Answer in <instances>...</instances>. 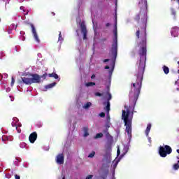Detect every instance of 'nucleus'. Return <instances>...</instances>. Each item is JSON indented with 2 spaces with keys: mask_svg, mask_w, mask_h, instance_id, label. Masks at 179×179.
<instances>
[{
  "mask_svg": "<svg viewBox=\"0 0 179 179\" xmlns=\"http://www.w3.org/2000/svg\"><path fill=\"white\" fill-rule=\"evenodd\" d=\"M132 118H134V106H124L122 110V120H124L126 132L128 135L129 140L131 141L132 136Z\"/></svg>",
  "mask_w": 179,
  "mask_h": 179,
  "instance_id": "f257e3e1",
  "label": "nucleus"
},
{
  "mask_svg": "<svg viewBox=\"0 0 179 179\" xmlns=\"http://www.w3.org/2000/svg\"><path fill=\"white\" fill-rule=\"evenodd\" d=\"M115 38L113 41V43L112 45V54L113 55V59H106L103 60V62H110V66H106L105 69H109L108 76H109V85L107 87H110V83H111V75H113V72L114 71V65L115 64V59L117 58V51L118 50L117 41V31H115Z\"/></svg>",
  "mask_w": 179,
  "mask_h": 179,
  "instance_id": "f03ea898",
  "label": "nucleus"
},
{
  "mask_svg": "<svg viewBox=\"0 0 179 179\" xmlns=\"http://www.w3.org/2000/svg\"><path fill=\"white\" fill-rule=\"evenodd\" d=\"M41 78L45 79V78H47V73L43 74L42 76H40L38 74L36 73L27 74L22 78V82L24 83V85H33V83H40V82H41Z\"/></svg>",
  "mask_w": 179,
  "mask_h": 179,
  "instance_id": "7ed1b4c3",
  "label": "nucleus"
},
{
  "mask_svg": "<svg viewBox=\"0 0 179 179\" xmlns=\"http://www.w3.org/2000/svg\"><path fill=\"white\" fill-rule=\"evenodd\" d=\"M173 150L169 145H161L159 148V154L161 157H166L167 155H170Z\"/></svg>",
  "mask_w": 179,
  "mask_h": 179,
  "instance_id": "20e7f679",
  "label": "nucleus"
},
{
  "mask_svg": "<svg viewBox=\"0 0 179 179\" xmlns=\"http://www.w3.org/2000/svg\"><path fill=\"white\" fill-rule=\"evenodd\" d=\"M106 99H107L108 101L104 103V106H106V110L107 111V118L108 121H110V114L108 113L110 112V100H111V94L110 92H106L105 95Z\"/></svg>",
  "mask_w": 179,
  "mask_h": 179,
  "instance_id": "39448f33",
  "label": "nucleus"
},
{
  "mask_svg": "<svg viewBox=\"0 0 179 179\" xmlns=\"http://www.w3.org/2000/svg\"><path fill=\"white\" fill-rule=\"evenodd\" d=\"M31 29L32 37L34 41H36L37 44H39L40 36H38V34L37 33V29H36V27H34V25H33V24H31Z\"/></svg>",
  "mask_w": 179,
  "mask_h": 179,
  "instance_id": "423d86ee",
  "label": "nucleus"
},
{
  "mask_svg": "<svg viewBox=\"0 0 179 179\" xmlns=\"http://www.w3.org/2000/svg\"><path fill=\"white\" fill-rule=\"evenodd\" d=\"M140 8H143V12L141 11L140 13H148V1L147 0H140L138 3Z\"/></svg>",
  "mask_w": 179,
  "mask_h": 179,
  "instance_id": "0eeeda50",
  "label": "nucleus"
},
{
  "mask_svg": "<svg viewBox=\"0 0 179 179\" xmlns=\"http://www.w3.org/2000/svg\"><path fill=\"white\" fill-rule=\"evenodd\" d=\"M79 26L81 29V31L83 34L84 40H86V34H87V30L86 29V25L85 24V22H80L79 23Z\"/></svg>",
  "mask_w": 179,
  "mask_h": 179,
  "instance_id": "6e6552de",
  "label": "nucleus"
},
{
  "mask_svg": "<svg viewBox=\"0 0 179 179\" xmlns=\"http://www.w3.org/2000/svg\"><path fill=\"white\" fill-rule=\"evenodd\" d=\"M104 159H106V160L108 162L111 160V147L109 146L108 148L105 150Z\"/></svg>",
  "mask_w": 179,
  "mask_h": 179,
  "instance_id": "1a4fd4ad",
  "label": "nucleus"
},
{
  "mask_svg": "<svg viewBox=\"0 0 179 179\" xmlns=\"http://www.w3.org/2000/svg\"><path fill=\"white\" fill-rule=\"evenodd\" d=\"M120 159H121L120 158L116 157L112 163V165L110 166V170L111 171H113V174L115 171V169H117V166H118V163H120Z\"/></svg>",
  "mask_w": 179,
  "mask_h": 179,
  "instance_id": "9d476101",
  "label": "nucleus"
},
{
  "mask_svg": "<svg viewBox=\"0 0 179 179\" xmlns=\"http://www.w3.org/2000/svg\"><path fill=\"white\" fill-rule=\"evenodd\" d=\"M150 129H152V124H148L145 131V134L148 139V142H150V143H152V138L149 137V132H150Z\"/></svg>",
  "mask_w": 179,
  "mask_h": 179,
  "instance_id": "9b49d317",
  "label": "nucleus"
},
{
  "mask_svg": "<svg viewBox=\"0 0 179 179\" xmlns=\"http://www.w3.org/2000/svg\"><path fill=\"white\" fill-rule=\"evenodd\" d=\"M64 154H59L56 156V163L57 164H64Z\"/></svg>",
  "mask_w": 179,
  "mask_h": 179,
  "instance_id": "f8f14e48",
  "label": "nucleus"
},
{
  "mask_svg": "<svg viewBox=\"0 0 179 179\" xmlns=\"http://www.w3.org/2000/svg\"><path fill=\"white\" fill-rule=\"evenodd\" d=\"M171 35L172 37H178L179 35V28L174 27L171 30Z\"/></svg>",
  "mask_w": 179,
  "mask_h": 179,
  "instance_id": "ddd939ff",
  "label": "nucleus"
},
{
  "mask_svg": "<svg viewBox=\"0 0 179 179\" xmlns=\"http://www.w3.org/2000/svg\"><path fill=\"white\" fill-rule=\"evenodd\" d=\"M128 150H129V145H123V148L122 150V154L120 155V159H122V157L125 155V154L128 153Z\"/></svg>",
  "mask_w": 179,
  "mask_h": 179,
  "instance_id": "4468645a",
  "label": "nucleus"
},
{
  "mask_svg": "<svg viewBox=\"0 0 179 179\" xmlns=\"http://www.w3.org/2000/svg\"><path fill=\"white\" fill-rule=\"evenodd\" d=\"M29 142H31V143H34V142H36V139H37V133L34 132L32 134H30L29 137Z\"/></svg>",
  "mask_w": 179,
  "mask_h": 179,
  "instance_id": "2eb2a0df",
  "label": "nucleus"
},
{
  "mask_svg": "<svg viewBox=\"0 0 179 179\" xmlns=\"http://www.w3.org/2000/svg\"><path fill=\"white\" fill-rule=\"evenodd\" d=\"M19 119L17 117H13V122L11 123L12 127H15L16 129H17V127H22L21 124H19Z\"/></svg>",
  "mask_w": 179,
  "mask_h": 179,
  "instance_id": "dca6fc26",
  "label": "nucleus"
},
{
  "mask_svg": "<svg viewBox=\"0 0 179 179\" xmlns=\"http://www.w3.org/2000/svg\"><path fill=\"white\" fill-rule=\"evenodd\" d=\"M90 134L89 133V127H84L83 128V136L84 138H87Z\"/></svg>",
  "mask_w": 179,
  "mask_h": 179,
  "instance_id": "f3484780",
  "label": "nucleus"
},
{
  "mask_svg": "<svg viewBox=\"0 0 179 179\" xmlns=\"http://www.w3.org/2000/svg\"><path fill=\"white\" fill-rule=\"evenodd\" d=\"M92 102H87L83 103V108L84 110H89V108L92 106Z\"/></svg>",
  "mask_w": 179,
  "mask_h": 179,
  "instance_id": "a211bd4d",
  "label": "nucleus"
},
{
  "mask_svg": "<svg viewBox=\"0 0 179 179\" xmlns=\"http://www.w3.org/2000/svg\"><path fill=\"white\" fill-rule=\"evenodd\" d=\"M177 159H178L177 163L174 164L172 166V170H174L175 171H177V170H179V158L177 157Z\"/></svg>",
  "mask_w": 179,
  "mask_h": 179,
  "instance_id": "6ab92c4d",
  "label": "nucleus"
},
{
  "mask_svg": "<svg viewBox=\"0 0 179 179\" xmlns=\"http://www.w3.org/2000/svg\"><path fill=\"white\" fill-rule=\"evenodd\" d=\"M56 85H57V83H52L45 85V89H46V90L48 89H52V87H55V86H56Z\"/></svg>",
  "mask_w": 179,
  "mask_h": 179,
  "instance_id": "aec40b11",
  "label": "nucleus"
},
{
  "mask_svg": "<svg viewBox=\"0 0 179 179\" xmlns=\"http://www.w3.org/2000/svg\"><path fill=\"white\" fill-rule=\"evenodd\" d=\"M48 76H49V78H54L55 79H58L59 78L58 74L55 73H49Z\"/></svg>",
  "mask_w": 179,
  "mask_h": 179,
  "instance_id": "412c9836",
  "label": "nucleus"
},
{
  "mask_svg": "<svg viewBox=\"0 0 179 179\" xmlns=\"http://www.w3.org/2000/svg\"><path fill=\"white\" fill-rule=\"evenodd\" d=\"M63 41H64V38L62 37V34H61V31H59L58 43H59L60 44H62Z\"/></svg>",
  "mask_w": 179,
  "mask_h": 179,
  "instance_id": "4be33fe9",
  "label": "nucleus"
},
{
  "mask_svg": "<svg viewBox=\"0 0 179 179\" xmlns=\"http://www.w3.org/2000/svg\"><path fill=\"white\" fill-rule=\"evenodd\" d=\"M163 71L166 75H168V73L170 72V69L166 66H163Z\"/></svg>",
  "mask_w": 179,
  "mask_h": 179,
  "instance_id": "5701e85b",
  "label": "nucleus"
},
{
  "mask_svg": "<svg viewBox=\"0 0 179 179\" xmlns=\"http://www.w3.org/2000/svg\"><path fill=\"white\" fill-rule=\"evenodd\" d=\"M96 85V83H93V82H90V83H85V86L87 87H90L92 86H95Z\"/></svg>",
  "mask_w": 179,
  "mask_h": 179,
  "instance_id": "b1692460",
  "label": "nucleus"
},
{
  "mask_svg": "<svg viewBox=\"0 0 179 179\" xmlns=\"http://www.w3.org/2000/svg\"><path fill=\"white\" fill-rule=\"evenodd\" d=\"M99 138H103V134L102 133L96 134V135L94 137V139H99Z\"/></svg>",
  "mask_w": 179,
  "mask_h": 179,
  "instance_id": "393cba45",
  "label": "nucleus"
},
{
  "mask_svg": "<svg viewBox=\"0 0 179 179\" xmlns=\"http://www.w3.org/2000/svg\"><path fill=\"white\" fill-rule=\"evenodd\" d=\"M96 155V152L94 151H92L89 155H88V157L90 158H92V157H94V155Z\"/></svg>",
  "mask_w": 179,
  "mask_h": 179,
  "instance_id": "a878e982",
  "label": "nucleus"
},
{
  "mask_svg": "<svg viewBox=\"0 0 179 179\" xmlns=\"http://www.w3.org/2000/svg\"><path fill=\"white\" fill-rule=\"evenodd\" d=\"M17 27V25H15V24H12L10 26V29L12 30V29H15V30H16V28Z\"/></svg>",
  "mask_w": 179,
  "mask_h": 179,
  "instance_id": "bb28decb",
  "label": "nucleus"
},
{
  "mask_svg": "<svg viewBox=\"0 0 179 179\" xmlns=\"http://www.w3.org/2000/svg\"><path fill=\"white\" fill-rule=\"evenodd\" d=\"M15 85V78H13V77H12L11 79V86H13Z\"/></svg>",
  "mask_w": 179,
  "mask_h": 179,
  "instance_id": "cd10ccee",
  "label": "nucleus"
},
{
  "mask_svg": "<svg viewBox=\"0 0 179 179\" xmlns=\"http://www.w3.org/2000/svg\"><path fill=\"white\" fill-rule=\"evenodd\" d=\"M120 147H117V157H118V156H120Z\"/></svg>",
  "mask_w": 179,
  "mask_h": 179,
  "instance_id": "c85d7f7f",
  "label": "nucleus"
},
{
  "mask_svg": "<svg viewBox=\"0 0 179 179\" xmlns=\"http://www.w3.org/2000/svg\"><path fill=\"white\" fill-rule=\"evenodd\" d=\"M95 96H98L99 97H100V96H103V94H100V92H96Z\"/></svg>",
  "mask_w": 179,
  "mask_h": 179,
  "instance_id": "c756f323",
  "label": "nucleus"
},
{
  "mask_svg": "<svg viewBox=\"0 0 179 179\" xmlns=\"http://www.w3.org/2000/svg\"><path fill=\"white\" fill-rule=\"evenodd\" d=\"M99 115H100V117H101V118L106 117V114H105L104 113H101L99 114Z\"/></svg>",
  "mask_w": 179,
  "mask_h": 179,
  "instance_id": "7c9ffc66",
  "label": "nucleus"
},
{
  "mask_svg": "<svg viewBox=\"0 0 179 179\" xmlns=\"http://www.w3.org/2000/svg\"><path fill=\"white\" fill-rule=\"evenodd\" d=\"M92 178H93V176H92V175H89V176H87L86 177L85 179H92Z\"/></svg>",
  "mask_w": 179,
  "mask_h": 179,
  "instance_id": "2f4dec72",
  "label": "nucleus"
},
{
  "mask_svg": "<svg viewBox=\"0 0 179 179\" xmlns=\"http://www.w3.org/2000/svg\"><path fill=\"white\" fill-rule=\"evenodd\" d=\"M15 179H20V176H17V175H15Z\"/></svg>",
  "mask_w": 179,
  "mask_h": 179,
  "instance_id": "473e14b6",
  "label": "nucleus"
},
{
  "mask_svg": "<svg viewBox=\"0 0 179 179\" xmlns=\"http://www.w3.org/2000/svg\"><path fill=\"white\" fill-rule=\"evenodd\" d=\"M94 78H96V75L93 74V75L91 76V79H94Z\"/></svg>",
  "mask_w": 179,
  "mask_h": 179,
  "instance_id": "72a5a7b5",
  "label": "nucleus"
},
{
  "mask_svg": "<svg viewBox=\"0 0 179 179\" xmlns=\"http://www.w3.org/2000/svg\"><path fill=\"white\" fill-rule=\"evenodd\" d=\"M79 22H80V19H77V23H79Z\"/></svg>",
  "mask_w": 179,
  "mask_h": 179,
  "instance_id": "f704fd0d",
  "label": "nucleus"
},
{
  "mask_svg": "<svg viewBox=\"0 0 179 179\" xmlns=\"http://www.w3.org/2000/svg\"><path fill=\"white\" fill-rule=\"evenodd\" d=\"M94 31L96 33V28L94 27Z\"/></svg>",
  "mask_w": 179,
  "mask_h": 179,
  "instance_id": "c9c22d12",
  "label": "nucleus"
},
{
  "mask_svg": "<svg viewBox=\"0 0 179 179\" xmlns=\"http://www.w3.org/2000/svg\"><path fill=\"white\" fill-rule=\"evenodd\" d=\"M18 134H20V130H17Z\"/></svg>",
  "mask_w": 179,
  "mask_h": 179,
  "instance_id": "e433bc0d",
  "label": "nucleus"
},
{
  "mask_svg": "<svg viewBox=\"0 0 179 179\" xmlns=\"http://www.w3.org/2000/svg\"><path fill=\"white\" fill-rule=\"evenodd\" d=\"M20 34H23V31H21Z\"/></svg>",
  "mask_w": 179,
  "mask_h": 179,
  "instance_id": "4c0bfd02",
  "label": "nucleus"
},
{
  "mask_svg": "<svg viewBox=\"0 0 179 179\" xmlns=\"http://www.w3.org/2000/svg\"><path fill=\"white\" fill-rule=\"evenodd\" d=\"M178 64L179 65V61L178 62Z\"/></svg>",
  "mask_w": 179,
  "mask_h": 179,
  "instance_id": "58836bf2",
  "label": "nucleus"
},
{
  "mask_svg": "<svg viewBox=\"0 0 179 179\" xmlns=\"http://www.w3.org/2000/svg\"><path fill=\"white\" fill-rule=\"evenodd\" d=\"M22 8H23V7H20V9H22Z\"/></svg>",
  "mask_w": 179,
  "mask_h": 179,
  "instance_id": "ea45409f",
  "label": "nucleus"
},
{
  "mask_svg": "<svg viewBox=\"0 0 179 179\" xmlns=\"http://www.w3.org/2000/svg\"><path fill=\"white\" fill-rule=\"evenodd\" d=\"M105 132H106V133H107V130H106Z\"/></svg>",
  "mask_w": 179,
  "mask_h": 179,
  "instance_id": "a19ab883",
  "label": "nucleus"
},
{
  "mask_svg": "<svg viewBox=\"0 0 179 179\" xmlns=\"http://www.w3.org/2000/svg\"><path fill=\"white\" fill-rule=\"evenodd\" d=\"M104 179V178H103Z\"/></svg>",
  "mask_w": 179,
  "mask_h": 179,
  "instance_id": "79ce46f5",
  "label": "nucleus"
}]
</instances>
